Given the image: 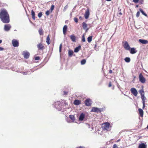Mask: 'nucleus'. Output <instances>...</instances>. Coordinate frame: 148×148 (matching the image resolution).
<instances>
[{"label": "nucleus", "instance_id": "1", "mask_svg": "<svg viewBox=\"0 0 148 148\" xmlns=\"http://www.w3.org/2000/svg\"><path fill=\"white\" fill-rule=\"evenodd\" d=\"M0 18L4 23H7L10 22L9 15L6 10L3 9L1 10Z\"/></svg>", "mask_w": 148, "mask_h": 148}, {"label": "nucleus", "instance_id": "2", "mask_svg": "<svg viewBox=\"0 0 148 148\" xmlns=\"http://www.w3.org/2000/svg\"><path fill=\"white\" fill-rule=\"evenodd\" d=\"M66 104L64 103H61L60 101L55 102L53 104L54 107L58 111L63 112L66 108Z\"/></svg>", "mask_w": 148, "mask_h": 148}, {"label": "nucleus", "instance_id": "3", "mask_svg": "<svg viewBox=\"0 0 148 148\" xmlns=\"http://www.w3.org/2000/svg\"><path fill=\"white\" fill-rule=\"evenodd\" d=\"M139 81L142 83H144L145 82V79L142 73L139 75Z\"/></svg>", "mask_w": 148, "mask_h": 148}, {"label": "nucleus", "instance_id": "4", "mask_svg": "<svg viewBox=\"0 0 148 148\" xmlns=\"http://www.w3.org/2000/svg\"><path fill=\"white\" fill-rule=\"evenodd\" d=\"M12 43L13 46L14 47H18L19 46L18 41L16 39H13L12 41Z\"/></svg>", "mask_w": 148, "mask_h": 148}, {"label": "nucleus", "instance_id": "5", "mask_svg": "<svg viewBox=\"0 0 148 148\" xmlns=\"http://www.w3.org/2000/svg\"><path fill=\"white\" fill-rule=\"evenodd\" d=\"M101 108L97 107H92L91 110V112L97 113L99 112H101Z\"/></svg>", "mask_w": 148, "mask_h": 148}, {"label": "nucleus", "instance_id": "6", "mask_svg": "<svg viewBox=\"0 0 148 148\" xmlns=\"http://www.w3.org/2000/svg\"><path fill=\"white\" fill-rule=\"evenodd\" d=\"M85 105L86 106H89L91 105V100L89 99H86L85 101Z\"/></svg>", "mask_w": 148, "mask_h": 148}, {"label": "nucleus", "instance_id": "7", "mask_svg": "<svg viewBox=\"0 0 148 148\" xmlns=\"http://www.w3.org/2000/svg\"><path fill=\"white\" fill-rule=\"evenodd\" d=\"M11 26L10 24H5L4 25V29L7 32L9 31L11 28Z\"/></svg>", "mask_w": 148, "mask_h": 148}, {"label": "nucleus", "instance_id": "8", "mask_svg": "<svg viewBox=\"0 0 148 148\" xmlns=\"http://www.w3.org/2000/svg\"><path fill=\"white\" fill-rule=\"evenodd\" d=\"M131 93L135 96H136L138 94V92L136 89L134 88H132L130 90Z\"/></svg>", "mask_w": 148, "mask_h": 148}, {"label": "nucleus", "instance_id": "9", "mask_svg": "<svg viewBox=\"0 0 148 148\" xmlns=\"http://www.w3.org/2000/svg\"><path fill=\"white\" fill-rule=\"evenodd\" d=\"M124 47L126 50H129L130 49V47L128 43L127 42L125 41L123 45Z\"/></svg>", "mask_w": 148, "mask_h": 148}, {"label": "nucleus", "instance_id": "10", "mask_svg": "<svg viewBox=\"0 0 148 148\" xmlns=\"http://www.w3.org/2000/svg\"><path fill=\"white\" fill-rule=\"evenodd\" d=\"M110 124L108 123H106L103 126V128L104 130H108L110 128Z\"/></svg>", "mask_w": 148, "mask_h": 148}, {"label": "nucleus", "instance_id": "11", "mask_svg": "<svg viewBox=\"0 0 148 148\" xmlns=\"http://www.w3.org/2000/svg\"><path fill=\"white\" fill-rule=\"evenodd\" d=\"M37 47L38 50L43 51L44 49V46L42 44L40 43L37 45Z\"/></svg>", "mask_w": 148, "mask_h": 148}, {"label": "nucleus", "instance_id": "12", "mask_svg": "<svg viewBox=\"0 0 148 148\" xmlns=\"http://www.w3.org/2000/svg\"><path fill=\"white\" fill-rule=\"evenodd\" d=\"M90 15L89 11L88 9H87L85 12L84 17L86 19L88 18Z\"/></svg>", "mask_w": 148, "mask_h": 148}, {"label": "nucleus", "instance_id": "13", "mask_svg": "<svg viewBox=\"0 0 148 148\" xmlns=\"http://www.w3.org/2000/svg\"><path fill=\"white\" fill-rule=\"evenodd\" d=\"M23 55L24 58L25 59H27L29 57V53L27 51H24L23 52Z\"/></svg>", "mask_w": 148, "mask_h": 148}, {"label": "nucleus", "instance_id": "14", "mask_svg": "<svg viewBox=\"0 0 148 148\" xmlns=\"http://www.w3.org/2000/svg\"><path fill=\"white\" fill-rule=\"evenodd\" d=\"M85 117V115L83 113H82L79 116V120L80 121H82L83 120Z\"/></svg>", "mask_w": 148, "mask_h": 148}, {"label": "nucleus", "instance_id": "15", "mask_svg": "<svg viewBox=\"0 0 148 148\" xmlns=\"http://www.w3.org/2000/svg\"><path fill=\"white\" fill-rule=\"evenodd\" d=\"M73 103L75 105H79L81 104V101L78 99H75L74 100Z\"/></svg>", "mask_w": 148, "mask_h": 148}, {"label": "nucleus", "instance_id": "16", "mask_svg": "<svg viewBox=\"0 0 148 148\" xmlns=\"http://www.w3.org/2000/svg\"><path fill=\"white\" fill-rule=\"evenodd\" d=\"M67 26L66 25H65L64 26L63 28V34L64 35H65L66 34V32L67 30Z\"/></svg>", "mask_w": 148, "mask_h": 148}, {"label": "nucleus", "instance_id": "17", "mask_svg": "<svg viewBox=\"0 0 148 148\" xmlns=\"http://www.w3.org/2000/svg\"><path fill=\"white\" fill-rule=\"evenodd\" d=\"M70 38L71 40L73 42H76V37L75 36L73 35H72L70 36Z\"/></svg>", "mask_w": 148, "mask_h": 148}, {"label": "nucleus", "instance_id": "18", "mask_svg": "<svg viewBox=\"0 0 148 148\" xmlns=\"http://www.w3.org/2000/svg\"><path fill=\"white\" fill-rule=\"evenodd\" d=\"M139 41L143 44H146L148 43V41L144 39H139Z\"/></svg>", "mask_w": 148, "mask_h": 148}, {"label": "nucleus", "instance_id": "19", "mask_svg": "<svg viewBox=\"0 0 148 148\" xmlns=\"http://www.w3.org/2000/svg\"><path fill=\"white\" fill-rule=\"evenodd\" d=\"M82 25L83 28L84 29H86V30H88V29L87 28V25L85 22H83Z\"/></svg>", "mask_w": 148, "mask_h": 148}, {"label": "nucleus", "instance_id": "20", "mask_svg": "<svg viewBox=\"0 0 148 148\" xmlns=\"http://www.w3.org/2000/svg\"><path fill=\"white\" fill-rule=\"evenodd\" d=\"M147 145L144 143H142L139 145L138 148H146Z\"/></svg>", "mask_w": 148, "mask_h": 148}, {"label": "nucleus", "instance_id": "21", "mask_svg": "<svg viewBox=\"0 0 148 148\" xmlns=\"http://www.w3.org/2000/svg\"><path fill=\"white\" fill-rule=\"evenodd\" d=\"M81 46L79 45L77 47L75 48L74 51L75 52L77 53L78 52L80 49H81Z\"/></svg>", "mask_w": 148, "mask_h": 148}, {"label": "nucleus", "instance_id": "22", "mask_svg": "<svg viewBox=\"0 0 148 148\" xmlns=\"http://www.w3.org/2000/svg\"><path fill=\"white\" fill-rule=\"evenodd\" d=\"M139 114L141 117H143V111L141 108H139L138 110Z\"/></svg>", "mask_w": 148, "mask_h": 148}, {"label": "nucleus", "instance_id": "23", "mask_svg": "<svg viewBox=\"0 0 148 148\" xmlns=\"http://www.w3.org/2000/svg\"><path fill=\"white\" fill-rule=\"evenodd\" d=\"M137 51H136L135 49L134 48H132L130 49V53L131 54H134L136 53V52Z\"/></svg>", "mask_w": 148, "mask_h": 148}, {"label": "nucleus", "instance_id": "24", "mask_svg": "<svg viewBox=\"0 0 148 148\" xmlns=\"http://www.w3.org/2000/svg\"><path fill=\"white\" fill-rule=\"evenodd\" d=\"M31 14L32 16V18L34 20H35V13L34 12V11L33 10H32L31 11Z\"/></svg>", "mask_w": 148, "mask_h": 148}, {"label": "nucleus", "instance_id": "25", "mask_svg": "<svg viewBox=\"0 0 148 148\" xmlns=\"http://www.w3.org/2000/svg\"><path fill=\"white\" fill-rule=\"evenodd\" d=\"M50 40L49 35L47 36L46 39V42L47 43L48 45H49L50 44Z\"/></svg>", "mask_w": 148, "mask_h": 148}, {"label": "nucleus", "instance_id": "26", "mask_svg": "<svg viewBox=\"0 0 148 148\" xmlns=\"http://www.w3.org/2000/svg\"><path fill=\"white\" fill-rule=\"evenodd\" d=\"M73 53V51L71 50H69L68 51V55L69 57H71Z\"/></svg>", "mask_w": 148, "mask_h": 148}, {"label": "nucleus", "instance_id": "27", "mask_svg": "<svg viewBox=\"0 0 148 148\" xmlns=\"http://www.w3.org/2000/svg\"><path fill=\"white\" fill-rule=\"evenodd\" d=\"M139 10L145 16L147 17V14L146 13H145L144 11L143 10L141 9H139Z\"/></svg>", "mask_w": 148, "mask_h": 148}, {"label": "nucleus", "instance_id": "28", "mask_svg": "<svg viewBox=\"0 0 148 148\" xmlns=\"http://www.w3.org/2000/svg\"><path fill=\"white\" fill-rule=\"evenodd\" d=\"M141 97L142 100V102H145V100L146 99V97L144 96V95H143L141 96Z\"/></svg>", "mask_w": 148, "mask_h": 148}, {"label": "nucleus", "instance_id": "29", "mask_svg": "<svg viewBox=\"0 0 148 148\" xmlns=\"http://www.w3.org/2000/svg\"><path fill=\"white\" fill-rule=\"evenodd\" d=\"M92 36H90L88 38L87 40L88 42L90 43L92 41Z\"/></svg>", "mask_w": 148, "mask_h": 148}, {"label": "nucleus", "instance_id": "30", "mask_svg": "<svg viewBox=\"0 0 148 148\" xmlns=\"http://www.w3.org/2000/svg\"><path fill=\"white\" fill-rule=\"evenodd\" d=\"M69 117L73 121L75 120V118L74 116L73 115H70L69 116Z\"/></svg>", "mask_w": 148, "mask_h": 148}, {"label": "nucleus", "instance_id": "31", "mask_svg": "<svg viewBox=\"0 0 148 148\" xmlns=\"http://www.w3.org/2000/svg\"><path fill=\"white\" fill-rule=\"evenodd\" d=\"M124 60L125 62H129L130 61V58L129 57H126L124 59Z\"/></svg>", "mask_w": 148, "mask_h": 148}, {"label": "nucleus", "instance_id": "32", "mask_svg": "<svg viewBox=\"0 0 148 148\" xmlns=\"http://www.w3.org/2000/svg\"><path fill=\"white\" fill-rule=\"evenodd\" d=\"M139 92L141 96L143 95H144V92L143 89L140 90Z\"/></svg>", "mask_w": 148, "mask_h": 148}, {"label": "nucleus", "instance_id": "33", "mask_svg": "<svg viewBox=\"0 0 148 148\" xmlns=\"http://www.w3.org/2000/svg\"><path fill=\"white\" fill-rule=\"evenodd\" d=\"M68 5H66L64 7L63 9V12H64L66 11L67 9L68 8Z\"/></svg>", "mask_w": 148, "mask_h": 148}, {"label": "nucleus", "instance_id": "34", "mask_svg": "<svg viewBox=\"0 0 148 148\" xmlns=\"http://www.w3.org/2000/svg\"><path fill=\"white\" fill-rule=\"evenodd\" d=\"M82 40L83 42H85L86 40L85 38V35L84 34L82 36Z\"/></svg>", "mask_w": 148, "mask_h": 148}, {"label": "nucleus", "instance_id": "35", "mask_svg": "<svg viewBox=\"0 0 148 148\" xmlns=\"http://www.w3.org/2000/svg\"><path fill=\"white\" fill-rule=\"evenodd\" d=\"M86 62V60L85 59H83L81 60V63L82 65H84L85 64Z\"/></svg>", "mask_w": 148, "mask_h": 148}, {"label": "nucleus", "instance_id": "36", "mask_svg": "<svg viewBox=\"0 0 148 148\" xmlns=\"http://www.w3.org/2000/svg\"><path fill=\"white\" fill-rule=\"evenodd\" d=\"M42 15V12H40L38 15V16L39 18H40Z\"/></svg>", "mask_w": 148, "mask_h": 148}, {"label": "nucleus", "instance_id": "37", "mask_svg": "<svg viewBox=\"0 0 148 148\" xmlns=\"http://www.w3.org/2000/svg\"><path fill=\"white\" fill-rule=\"evenodd\" d=\"M54 8V5H52L51 7L50 10H51V12H52V11L53 10Z\"/></svg>", "mask_w": 148, "mask_h": 148}, {"label": "nucleus", "instance_id": "38", "mask_svg": "<svg viewBox=\"0 0 148 148\" xmlns=\"http://www.w3.org/2000/svg\"><path fill=\"white\" fill-rule=\"evenodd\" d=\"M62 44H61L59 46V52L60 53L61 52L62 50Z\"/></svg>", "mask_w": 148, "mask_h": 148}, {"label": "nucleus", "instance_id": "39", "mask_svg": "<svg viewBox=\"0 0 148 148\" xmlns=\"http://www.w3.org/2000/svg\"><path fill=\"white\" fill-rule=\"evenodd\" d=\"M40 35L43 34L42 30V29H39L38 31Z\"/></svg>", "mask_w": 148, "mask_h": 148}, {"label": "nucleus", "instance_id": "40", "mask_svg": "<svg viewBox=\"0 0 148 148\" xmlns=\"http://www.w3.org/2000/svg\"><path fill=\"white\" fill-rule=\"evenodd\" d=\"M138 2L141 4H143L144 2V0H139Z\"/></svg>", "mask_w": 148, "mask_h": 148}, {"label": "nucleus", "instance_id": "41", "mask_svg": "<svg viewBox=\"0 0 148 148\" xmlns=\"http://www.w3.org/2000/svg\"><path fill=\"white\" fill-rule=\"evenodd\" d=\"M140 14V12L139 11H138L137 12L136 14V16L137 17L139 16Z\"/></svg>", "mask_w": 148, "mask_h": 148}, {"label": "nucleus", "instance_id": "42", "mask_svg": "<svg viewBox=\"0 0 148 148\" xmlns=\"http://www.w3.org/2000/svg\"><path fill=\"white\" fill-rule=\"evenodd\" d=\"M34 59L35 60H38L40 59V57L39 56L36 57L34 58Z\"/></svg>", "mask_w": 148, "mask_h": 148}, {"label": "nucleus", "instance_id": "43", "mask_svg": "<svg viewBox=\"0 0 148 148\" xmlns=\"http://www.w3.org/2000/svg\"><path fill=\"white\" fill-rule=\"evenodd\" d=\"M49 10H47L45 12V14L47 16H48L49 14Z\"/></svg>", "mask_w": 148, "mask_h": 148}, {"label": "nucleus", "instance_id": "44", "mask_svg": "<svg viewBox=\"0 0 148 148\" xmlns=\"http://www.w3.org/2000/svg\"><path fill=\"white\" fill-rule=\"evenodd\" d=\"M75 22L76 23L78 22V19L76 17H75L74 19Z\"/></svg>", "mask_w": 148, "mask_h": 148}, {"label": "nucleus", "instance_id": "45", "mask_svg": "<svg viewBox=\"0 0 148 148\" xmlns=\"http://www.w3.org/2000/svg\"><path fill=\"white\" fill-rule=\"evenodd\" d=\"M29 72V71H27L26 72H23L22 74L23 75H26L28 74V72Z\"/></svg>", "mask_w": 148, "mask_h": 148}, {"label": "nucleus", "instance_id": "46", "mask_svg": "<svg viewBox=\"0 0 148 148\" xmlns=\"http://www.w3.org/2000/svg\"><path fill=\"white\" fill-rule=\"evenodd\" d=\"M113 148H118V146L116 144H114L113 146Z\"/></svg>", "mask_w": 148, "mask_h": 148}, {"label": "nucleus", "instance_id": "47", "mask_svg": "<svg viewBox=\"0 0 148 148\" xmlns=\"http://www.w3.org/2000/svg\"><path fill=\"white\" fill-rule=\"evenodd\" d=\"M139 0H133V2L135 3H137L138 2Z\"/></svg>", "mask_w": 148, "mask_h": 148}, {"label": "nucleus", "instance_id": "48", "mask_svg": "<svg viewBox=\"0 0 148 148\" xmlns=\"http://www.w3.org/2000/svg\"><path fill=\"white\" fill-rule=\"evenodd\" d=\"M142 103H143V109H144L145 106V102H142Z\"/></svg>", "mask_w": 148, "mask_h": 148}, {"label": "nucleus", "instance_id": "49", "mask_svg": "<svg viewBox=\"0 0 148 148\" xmlns=\"http://www.w3.org/2000/svg\"><path fill=\"white\" fill-rule=\"evenodd\" d=\"M86 126H87L88 127V128H90V125L89 124H88V123H86Z\"/></svg>", "mask_w": 148, "mask_h": 148}, {"label": "nucleus", "instance_id": "50", "mask_svg": "<svg viewBox=\"0 0 148 148\" xmlns=\"http://www.w3.org/2000/svg\"><path fill=\"white\" fill-rule=\"evenodd\" d=\"M111 86H112L111 83V82H109V83L108 87H111Z\"/></svg>", "mask_w": 148, "mask_h": 148}, {"label": "nucleus", "instance_id": "51", "mask_svg": "<svg viewBox=\"0 0 148 148\" xmlns=\"http://www.w3.org/2000/svg\"><path fill=\"white\" fill-rule=\"evenodd\" d=\"M84 148V147L83 146H80L79 147H77L76 148Z\"/></svg>", "mask_w": 148, "mask_h": 148}, {"label": "nucleus", "instance_id": "52", "mask_svg": "<svg viewBox=\"0 0 148 148\" xmlns=\"http://www.w3.org/2000/svg\"><path fill=\"white\" fill-rule=\"evenodd\" d=\"M4 49V48L3 47H0V51H2Z\"/></svg>", "mask_w": 148, "mask_h": 148}, {"label": "nucleus", "instance_id": "53", "mask_svg": "<svg viewBox=\"0 0 148 148\" xmlns=\"http://www.w3.org/2000/svg\"><path fill=\"white\" fill-rule=\"evenodd\" d=\"M64 95H67V92L66 91H64Z\"/></svg>", "mask_w": 148, "mask_h": 148}, {"label": "nucleus", "instance_id": "54", "mask_svg": "<svg viewBox=\"0 0 148 148\" xmlns=\"http://www.w3.org/2000/svg\"><path fill=\"white\" fill-rule=\"evenodd\" d=\"M79 18L81 20H82V19L83 18L81 16H79Z\"/></svg>", "mask_w": 148, "mask_h": 148}, {"label": "nucleus", "instance_id": "55", "mask_svg": "<svg viewBox=\"0 0 148 148\" xmlns=\"http://www.w3.org/2000/svg\"><path fill=\"white\" fill-rule=\"evenodd\" d=\"M112 71L111 70H110L109 71V72L110 73H112Z\"/></svg>", "mask_w": 148, "mask_h": 148}, {"label": "nucleus", "instance_id": "56", "mask_svg": "<svg viewBox=\"0 0 148 148\" xmlns=\"http://www.w3.org/2000/svg\"><path fill=\"white\" fill-rule=\"evenodd\" d=\"M119 14L120 15H121L122 14V13L121 12H119Z\"/></svg>", "mask_w": 148, "mask_h": 148}, {"label": "nucleus", "instance_id": "57", "mask_svg": "<svg viewBox=\"0 0 148 148\" xmlns=\"http://www.w3.org/2000/svg\"><path fill=\"white\" fill-rule=\"evenodd\" d=\"M106 1H111V0H106Z\"/></svg>", "mask_w": 148, "mask_h": 148}, {"label": "nucleus", "instance_id": "58", "mask_svg": "<svg viewBox=\"0 0 148 148\" xmlns=\"http://www.w3.org/2000/svg\"><path fill=\"white\" fill-rule=\"evenodd\" d=\"M2 41L1 40H0V44H1L2 42Z\"/></svg>", "mask_w": 148, "mask_h": 148}, {"label": "nucleus", "instance_id": "59", "mask_svg": "<svg viewBox=\"0 0 148 148\" xmlns=\"http://www.w3.org/2000/svg\"><path fill=\"white\" fill-rule=\"evenodd\" d=\"M138 5H136V7L138 8Z\"/></svg>", "mask_w": 148, "mask_h": 148}, {"label": "nucleus", "instance_id": "60", "mask_svg": "<svg viewBox=\"0 0 148 148\" xmlns=\"http://www.w3.org/2000/svg\"><path fill=\"white\" fill-rule=\"evenodd\" d=\"M120 140V139H119L117 140V142H118Z\"/></svg>", "mask_w": 148, "mask_h": 148}, {"label": "nucleus", "instance_id": "61", "mask_svg": "<svg viewBox=\"0 0 148 148\" xmlns=\"http://www.w3.org/2000/svg\"><path fill=\"white\" fill-rule=\"evenodd\" d=\"M92 130H93V127H92Z\"/></svg>", "mask_w": 148, "mask_h": 148}, {"label": "nucleus", "instance_id": "62", "mask_svg": "<svg viewBox=\"0 0 148 148\" xmlns=\"http://www.w3.org/2000/svg\"><path fill=\"white\" fill-rule=\"evenodd\" d=\"M71 15H72V14H71H71H70V15H71Z\"/></svg>", "mask_w": 148, "mask_h": 148}, {"label": "nucleus", "instance_id": "63", "mask_svg": "<svg viewBox=\"0 0 148 148\" xmlns=\"http://www.w3.org/2000/svg\"><path fill=\"white\" fill-rule=\"evenodd\" d=\"M96 45H95V47H96Z\"/></svg>", "mask_w": 148, "mask_h": 148}, {"label": "nucleus", "instance_id": "64", "mask_svg": "<svg viewBox=\"0 0 148 148\" xmlns=\"http://www.w3.org/2000/svg\"><path fill=\"white\" fill-rule=\"evenodd\" d=\"M0 5H1V4H0Z\"/></svg>", "mask_w": 148, "mask_h": 148}]
</instances>
